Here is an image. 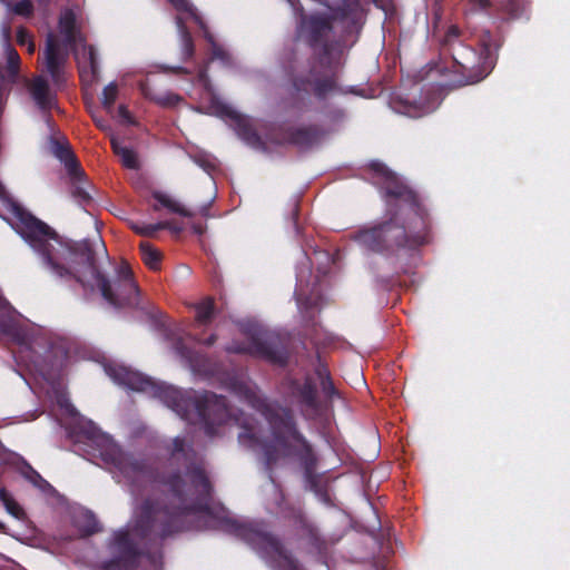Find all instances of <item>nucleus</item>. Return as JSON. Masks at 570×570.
Instances as JSON below:
<instances>
[{
    "label": "nucleus",
    "mask_w": 570,
    "mask_h": 570,
    "mask_svg": "<svg viewBox=\"0 0 570 570\" xmlns=\"http://www.w3.org/2000/svg\"><path fill=\"white\" fill-rule=\"evenodd\" d=\"M0 217L29 244L53 277L66 282L76 279L83 287L96 286L102 297L116 307L126 305L136 295L137 286L128 264L122 263L118 267L116 282L106 279L97 271L88 249L81 253L72 250L48 225L14 202L1 183Z\"/></svg>",
    "instance_id": "obj_1"
},
{
    "label": "nucleus",
    "mask_w": 570,
    "mask_h": 570,
    "mask_svg": "<svg viewBox=\"0 0 570 570\" xmlns=\"http://www.w3.org/2000/svg\"><path fill=\"white\" fill-rule=\"evenodd\" d=\"M106 373L114 382L132 391L153 392L183 419L190 421L193 424H199L205 434L209 436L218 433L215 425L230 422L242 424L239 417L229 413L222 396L205 394L199 400L193 401L190 397H185L176 387L156 384L141 373L122 365H108Z\"/></svg>",
    "instance_id": "obj_2"
},
{
    "label": "nucleus",
    "mask_w": 570,
    "mask_h": 570,
    "mask_svg": "<svg viewBox=\"0 0 570 570\" xmlns=\"http://www.w3.org/2000/svg\"><path fill=\"white\" fill-rule=\"evenodd\" d=\"M50 397L55 400L62 415L75 422L72 433L77 434L78 440L88 443L94 456H100L106 464L115 468V478L119 482L120 476L129 479L139 474L140 465L131 456L124 454L109 435L101 433L91 421L85 420L63 392L53 391Z\"/></svg>",
    "instance_id": "obj_3"
},
{
    "label": "nucleus",
    "mask_w": 570,
    "mask_h": 570,
    "mask_svg": "<svg viewBox=\"0 0 570 570\" xmlns=\"http://www.w3.org/2000/svg\"><path fill=\"white\" fill-rule=\"evenodd\" d=\"M168 515L167 510L156 509L151 503L146 502L135 511V520L125 530H119L114 535L112 549L119 552L120 562L127 568L136 558L134 543L137 538L144 537L148 530L154 528L155 522Z\"/></svg>",
    "instance_id": "obj_4"
},
{
    "label": "nucleus",
    "mask_w": 570,
    "mask_h": 570,
    "mask_svg": "<svg viewBox=\"0 0 570 570\" xmlns=\"http://www.w3.org/2000/svg\"><path fill=\"white\" fill-rule=\"evenodd\" d=\"M59 31L65 42L73 47L81 81L83 83H90L97 72V57L94 48L88 47L83 42V37L78 29L77 16L73 10L67 9L61 13Z\"/></svg>",
    "instance_id": "obj_5"
},
{
    "label": "nucleus",
    "mask_w": 570,
    "mask_h": 570,
    "mask_svg": "<svg viewBox=\"0 0 570 570\" xmlns=\"http://www.w3.org/2000/svg\"><path fill=\"white\" fill-rule=\"evenodd\" d=\"M168 1L173 4V7L177 11L176 23H177L178 32L181 38L184 53L187 56H190L193 52V46L190 42V38H189L188 33L185 31V27H184L185 20L190 19V20H194L204 30L205 37L212 43L213 57L215 59L225 60L227 53L220 46L215 43L213 37L209 35V32L205 26L203 18L197 13V11L193 7V4L189 3L188 0H168Z\"/></svg>",
    "instance_id": "obj_6"
},
{
    "label": "nucleus",
    "mask_w": 570,
    "mask_h": 570,
    "mask_svg": "<svg viewBox=\"0 0 570 570\" xmlns=\"http://www.w3.org/2000/svg\"><path fill=\"white\" fill-rule=\"evenodd\" d=\"M199 81L205 87L203 102L207 104L204 108L207 114L219 117L229 121L230 126L235 128L237 134L247 139V120L232 106L225 104L213 90L208 87L205 76L202 73Z\"/></svg>",
    "instance_id": "obj_7"
},
{
    "label": "nucleus",
    "mask_w": 570,
    "mask_h": 570,
    "mask_svg": "<svg viewBox=\"0 0 570 570\" xmlns=\"http://www.w3.org/2000/svg\"><path fill=\"white\" fill-rule=\"evenodd\" d=\"M454 60L464 70L474 72V77L470 82H476L489 75L494 66L495 57L491 46L487 41H483L482 51L480 53H476L470 48L461 47L454 56Z\"/></svg>",
    "instance_id": "obj_8"
},
{
    "label": "nucleus",
    "mask_w": 570,
    "mask_h": 570,
    "mask_svg": "<svg viewBox=\"0 0 570 570\" xmlns=\"http://www.w3.org/2000/svg\"><path fill=\"white\" fill-rule=\"evenodd\" d=\"M248 540L264 558L269 559L275 570H301L295 560L281 547L279 542L268 533L257 532Z\"/></svg>",
    "instance_id": "obj_9"
},
{
    "label": "nucleus",
    "mask_w": 570,
    "mask_h": 570,
    "mask_svg": "<svg viewBox=\"0 0 570 570\" xmlns=\"http://www.w3.org/2000/svg\"><path fill=\"white\" fill-rule=\"evenodd\" d=\"M277 417L279 419V423H277L276 420L271 419V424L278 430L281 435L275 438L273 444L264 445V451L268 462L275 459L274 451L285 454L287 453V446L291 445L292 442L298 440V434L287 412L282 410L281 413L277 414Z\"/></svg>",
    "instance_id": "obj_10"
},
{
    "label": "nucleus",
    "mask_w": 570,
    "mask_h": 570,
    "mask_svg": "<svg viewBox=\"0 0 570 570\" xmlns=\"http://www.w3.org/2000/svg\"><path fill=\"white\" fill-rule=\"evenodd\" d=\"M49 150L65 166L72 179L79 180L83 176V171L63 135L52 132L49 141Z\"/></svg>",
    "instance_id": "obj_11"
},
{
    "label": "nucleus",
    "mask_w": 570,
    "mask_h": 570,
    "mask_svg": "<svg viewBox=\"0 0 570 570\" xmlns=\"http://www.w3.org/2000/svg\"><path fill=\"white\" fill-rule=\"evenodd\" d=\"M371 167L379 176L384 179L387 194L401 198L402 200L409 203L411 206H417L415 194L406 186L402 185L397 176L392 173L385 165L379 161H374L371 164Z\"/></svg>",
    "instance_id": "obj_12"
},
{
    "label": "nucleus",
    "mask_w": 570,
    "mask_h": 570,
    "mask_svg": "<svg viewBox=\"0 0 570 570\" xmlns=\"http://www.w3.org/2000/svg\"><path fill=\"white\" fill-rule=\"evenodd\" d=\"M28 91L32 101L40 110L47 111L56 107L55 94L42 76L35 77L28 83Z\"/></svg>",
    "instance_id": "obj_13"
},
{
    "label": "nucleus",
    "mask_w": 570,
    "mask_h": 570,
    "mask_svg": "<svg viewBox=\"0 0 570 570\" xmlns=\"http://www.w3.org/2000/svg\"><path fill=\"white\" fill-rule=\"evenodd\" d=\"M46 68L51 78L58 82L60 78L61 66L65 61V52L60 49L57 39L49 35L46 48Z\"/></svg>",
    "instance_id": "obj_14"
},
{
    "label": "nucleus",
    "mask_w": 570,
    "mask_h": 570,
    "mask_svg": "<svg viewBox=\"0 0 570 570\" xmlns=\"http://www.w3.org/2000/svg\"><path fill=\"white\" fill-rule=\"evenodd\" d=\"M390 230V225H382L372 229L363 230L358 234V242L367 248L379 249L381 237Z\"/></svg>",
    "instance_id": "obj_15"
},
{
    "label": "nucleus",
    "mask_w": 570,
    "mask_h": 570,
    "mask_svg": "<svg viewBox=\"0 0 570 570\" xmlns=\"http://www.w3.org/2000/svg\"><path fill=\"white\" fill-rule=\"evenodd\" d=\"M111 145L115 154L119 156L122 165L130 169L138 168V158L136 153L129 147L125 146L121 141L111 137Z\"/></svg>",
    "instance_id": "obj_16"
},
{
    "label": "nucleus",
    "mask_w": 570,
    "mask_h": 570,
    "mask_svg": "<svg viewBox=\"0 0 570 570\" xmlns=\"http://www.w3.org/2000/svg\"><path fill=\"white\" fill-rule=\"evenodd\" d=\"M187 479L190 482L188 492L193 490L203 497H208L210 493V484L202 469H194L187 474Z\"/></svg>",
    "instance_id": "obj_17"
},
{
    "label": "nucleus",
    "mask_w": 570,
    "mask_h": 570,
    "mask_svg": "<svg viewBox=\"0 0 570 570\" xmlns=\"http://www.w3.org/2000/svg\"><path fill=\"white\" fill-rule=\"evenodd\" d=\"M154 198L160 206L181 216H189L190 213L174 197L164 191H154Z\"/></svg>",
    "instance_id": "obj_18"
},
{
    "label": "nucleus",
    "mask_w": 570,
    "mask_h": 570,
    "mask_svg": "<svg viewBox=\"0 0 570 570\" xmlns=\"http://www.w3.org/2000/svg\"><path fill=\"white\" fill-rule=\"evenodd\" d=\"M0 2L6 6L8 13L29 17L33 11V4L31 0H0Z\"/></svg>",
    "instance_id": "obj_19"
},
{
    "label": "nucleus",
    "mask_w": 570,
    "mask_h": 570,
    "mask_svg": "<svg viewBox=\"0 0 570 570\" xmlns=\"http://www.w3.org/2000/svg\"><path fill=\"white\" fill-rule=\"evenodd\" d=\"M0 500L10 515L18 520H22L24 518V511L22 507L7 490L0 489Z\"/></svg>",
    "instance_id": "obj_20"
},
{
    "label": "nucleus",
    "mask_w": 570,
    "mask_h": 570,
    "mask_svg": "<svg viewBox=\"0 0 570 570\" xmlns=\"http://www.w3.org/2000/svg\"><path fill=\"white\" fill-rule=\"evenodd\" d=\"M9 33V28L6 27L3 30V36L6 40L4 53L7 58L8 69L12 76H16L19 69L20 58L18 52L8 43Z\"/></svg>",
    "instance_id": "obj_21"
},
{
    "label": "nucleus",
    "mask_w": 570,
    "mask_h": 570,
    "mask_svg": "<svg viewBox=\"0 0 570 570\" xmlns=\"http://www.w3.org/2000/svg\"><path fill=\"white\" fill-rule=\"evenodd\" d=\"M141 257L144 263L151 269H157L160 263V253L149 243H141Z\"/></svg>",
    "instance_id": "obj_22"
},
{
    "label": "nucleus",
    "mask_w": 570,
    "mask_h": 570,
    "mask_svg": "<svg viewBox=\"0 0 570 570\" xmlns=\"http://www.w3.org/2000/svg\"><path fill=\"white\" fill-rule=\"evenodd\" d=\"M76 524L86 534H90L97 531V521L94 514L87 510H81L79 512V517L76 519Z\"/></svg>",
    "instance_id": "obj_23"
},
{
    "label": "nucleus",
    "mask_w": 570,
    "mask_h": 570,
    "mask_svg": "<svg viewBox=\"0 0 570 570\" xmlns=\"http://www.w3.org/2000/svg\"><path fill=\"white\" fill-rule=\"evenodd\" d=\"M213 302L210 298H206L196 306V318L200 323H206L212 318L213 315Z\"/></svg>",
    "instance_id": "obj_24"
},
{
    "label": "nucleus",
    "mask_w": 570,
    "mask_h": 570,
    "mask_svg": "<svg viewBox=\"0 0 570 570\" xmlns=\"http://www.w3.org/2000/svg\"><path fill=\"white\" fill-rule=\"evenodd\" d=\"M117 86L114 82L107 85L102 91L101 102L108 111H110L112 108V105L117 98Z\"/></svg>",
    "instance_id": "obj_25"
},
{
    "label": "nucleus",
    "mask_w": 570,
    "mask_h": 570,
    "mask_svg": "<svg viewBox=\"0 0 570 570\" xmlns=\"http://www.w3.org/2000/svg\"><path fill=\"white\" fill-rule=\"evenodd\" d=\"M134 228L138 234L150 236L159 229L171 228V226L169 223H158L155 225L135 226Z\"/></svg>",
    "instance_id": "obj_26"
},
{
    "label": "nucleus",
    "mask_w": 570,
    "mask_h": 570,
    "mask_svg": "<svg viewBox=\"0 0 570 570\" xmlns=\"http://www.w3.org/2000/svg\"><path fill=\"white\" fill-rule=\"evenodd\" d=\"M17 42L20 46H26L30 53L35 51V45L31 40V37L29 32L23 28H20L17 31Z\"/></svg>",
    "instance_id": "obj_27"
},
{
    "label": "nucleus",
    "mask_w": 570,
    "mask_h": 570,
    "mask_svg": "<svg viewBox=\"0 0 570 570\" xmlns=\"http://www.w3.org/2000/svg\"><path fill=\"white\" fill-rule=\"evenodd\" d=\"M433 109H434V107H431L428 109H421L416 106L409 105V106H404V108H402V109H396V110H397V112L404 114L409 117L416 118V117H421V116L432 111Z\"/></svg>",
    "instance_id": "obj_28"
},
{
    "label": "nucleus",
    "mask_w": 570,
    "mask_h": 570,
    "mask_svg": "<svg viewBox=\"0 0 570 570\" xmlns=\"http://www.w3.org/2000/svg\"><path fill=\"white\" fill-rule=\"evenodd\" d=\"M198 166L204 168L207 173L214 170L217 166V161L212 156H204L196 159Z\"/></svg>",
    "instance_id": "obj_29"
},
{
    "label": "nucleus",
    "mask_w": 570,
    "mask_h": 570,
    "mask_svg": "<svg viewBox=\"0 0 570 570\" xmlns=\"http://www.w3.org/2000/svg\"><path fill=\"white\" fill-rule=\"evenodd\" d=\"M334 89L333 80H325L324 83H317L315 87V92L317 96L322 97L326 95L328 91Z\"/></svg>",
    "instance_id": "obj_30"
},
{
    "label": "nucleus",
    "mask_w": 570,
    "mask_h": 570,
    "mask_svg": "<svg viewBox=\"0 0 570 570\" xmlns=\"http://www.w3.org/2000/svg\"><path fill=\"white\" fill-rule=\"evenodd\" d=\"M293 142L299 146H305L309 142V132L307 130H298L293 137Z\"/></svg>",
    "instance_id": "obj_31"
},
{
    "label": "nucleus",
    "mask_w": 570,
    "mask_h": 570,
    "mask_svg": "<svg viewBox=\"0 0 570 570\" xmlns=\"http://www.w3.org/2000/svg\"><path fill=\"white\" fill-rule=\"evenodd\" d=\"M31 481L42 490L50 488V485L45 480H42L41 476L36 472H32Z\"/></svg>",
    "instance_id": "obj_32"
},
{
    "label": "nucleus",
    "mask_w": 570,
    "mask_h": 570,
    "mask_svg": "<svg viewBox=\"0 0 570 570\" xmlns=\"http://www.w3.org/2000/svg\"><path fill=\"white\" fill-rule=\"evenodd\" d=\"M118 116L121 119L122 122H130L129 112L126 109L125 106H119L118 108Z\"/></svg>",
    "instance_id": "obj_33"
},
{
    "label": "nucleus",
    "mask_w": 570,
    "mask_h": 570,
    "mask_svg": "<svg viewBox=\"0 0 570 570\" xmlns=\"http://www.w3.org/2000/svg\"><path fill=\"white\" fill-rule=\"evenodd\" d=\"M184 450V440L176 438L174 440V453L181 452Z\"/></svg>",
    "instance_id": "obj_34"
},
{
    "label": "nucleus",
    "mask_w": 570,
    "mask_h": 570,
    "mask_svg": "<svg viewBox=\"0 0 570 570\" xmlns=\"http://www.w3.org/2000/svg\"><path fill=\"white\" fill-rule=\"evenodd\" d=\"M179 482H180V479L178 476H175L173 480L169 481L171 489L177 493H180Z\"/></svg>",
    "instance_id": "obj_35"
},
{
    "label": "nucleus",
    "mask_w": 570,
    "mask_h": 570,
    "mask_svg": "<svg viewBox=\"0 0 570 570\" xmlns=\"http://www.w3.org/2000/svg\"><path fill=\"white\" fill-rule=\"evenodd\" d=\"M209 525L213 527V528H223L224 527V518H222V517L215 518L210 522Z\"/></svg>",
    "instance_id": "obj_36"
},
{
    "label": "nucleus",
    "mask_w": 570,
    "mask_h": 570,
    "mask_svg": "<svg viewBox=\"0 0 570 570\" xmlns=\"http://www.w3.org/2000/svg\"><path fill=\"white\" fill-rule=\"evenodd\" d=\"M473 6L479 9H483L488 6L489 0H471Z\"/></svg>",
    "instance_id": "obj_37"
},
{
    "label": "nucleus",
    "mask_w": 570,
    "mask_h": 570,
    "mask_svg": "<svg viewBox=\"0 0 570 570\" xmlns=\"http://www.w3.org/2000/svg\"><path fill=\"white\" fill-rule=\"evenodd\" d=\"M94 120H95L96 125H97L100 129H102V130H107V129H108V127L105 125V122H104L101 119H99V118H97V117H94Z\"/></svg>",
    "instance_id": "obj_38"
},
{
    "label": "nucleus",
    "mask_w": 570,
    "mask_h": 570,
    "mask_svg": "<svg viewBox=\"0 0 570 570\" xmlns=\"http://www.w3.org/2000/svg\"><path fill=\"white\" fill-rule=\"evenodd\" d=\"M230 351H233V352H247V351H250V348L247 347V346H236V347H230Z\"/></svg>",
    "instance_id": "obj_39"
},
{
    "label": "nucleus",
    "mask_w": 570,
    "mask_h": 570,
    "mask_svg": "<svg viewBox=\"0 0 570 570\" xmlns=\"http://www.w3.org/2000/svg\"><path fill=\"white\" fill-rule=\"evenodd\" d=\"M238 438H239L240 443L245 444L250 436L247 434V432H244V433H240Z\"/></svg>",
    "instance_id": "obj_40"
},
{
    "label": "nucleus",
    "mask_w": 570,
    "mask_h": 570,
    "mask_svg": "<svg viewBox=\"0 0 570 570\" xmlns=\"http://www.w3.org/2000/svg\"><path fill=\"white\" fill-rule=\"evenodd\" d=\"M450 32H451V35H453V36H456V35H458V30H456V28H454V27L450 29Z\"/></svg>",
    "instance_id": "obj_41"
},
{
    "label": "nucleus",
    "mask_w": 570,
    "mask_h": 570,
    "mask_svg": "<svg viewBox=\"0 0 570 570\" xmlns=\"http://www.w3.org/2000/svg\"><path fill=\"white\" fill-rule=\"evenodd\" d=\"M40 374L43 376V379H45V380H49V377L47 376V374H46V373H42V372H41Z\"/></svg>",
    "instance_id": "obj_42"
},
{
    "label": "nucleus",
    "mask_w": 570,
    "mask_h": 570,
    "mask_svg": "<svg viewBox=\"0 0 570 570\" xmlns=\"http://www.w3.org/2000/svg\"><path fill=\"white\" fill-rule=\"evenodd\" d=\"M100 247H101V250H102L104 253H106V247H105V245H104V244H101V246H100Z\"/></svg>",
    "instance_id": "obj_43"
},
{
    "label": "nucleus",
    "mask_w": 570,
    "mask_h": 570,
    "mask_svg": "<svg viewBox=\"0 0 570 570\" xmlns=\"http://www.w3.org/2000/svg\"><path fill=\"white\" fill-rule=\"evenodd\" d=\"M358 380H360V382H361L362 384H364V380H363V377H362V376H358Z\"/></svg>",
    "instance_id": "obj_44"
},
{
    "label": "nucleus",
    "mask_w": 570,
    "mask_h": 570,
    "mask_svg": "<svg viewBox=\"0 0 570 570\" xmlns=\"http://www.w3.org/2000/svg\"><path fill=\"white\" fill-rule=\"evenodd\" d=\"M309 23H311V26H314L315 24L314 19H311Z\"/></svg>",
    "instance_id": "obj_45"
},
{
    "label": "nucleus",
    "mask_w": 570,
    "mask_h": 570,
    "mask_svg": "<svg viewBox=\"0 0 570 570\" xmlns=\"http://www.w3.org/2000/svg\"><path fill=\"white\" fill-rule=\"evenodd\" d=\"M4 525L0 522V531H2Z\"/></svg>",
    "instance_id": "obj_46"
},
{
    "label": "nucleus",
    "mask_w": 570,
    "mask_h": 570,
    "mask_svg": "<svg viewBox=\"0 0 570 570\" xmlns=\"http://www.w3.org/2000/svg\"><path fill=\"white\" fill-rule=\"evenodd\" d=\"M39 2H42L43 0H38Z\"/></svg>",
    "instance_id": "obj_47"
}]
</instances>
